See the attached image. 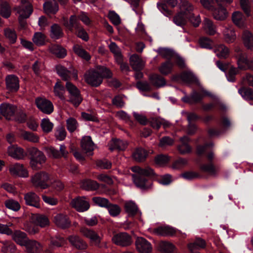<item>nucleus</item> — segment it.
Returning a JSON list of instances; mask_svg holds the SVG:
<instances>
[{"instance_id":"2f4dec72","label":"nucleus","mask_w":253,"mask_h":253,"mask_svg":"<svg viewBox=\"0 0 253 253\" xmlns=\"http://www.w3.org/2000/svg\"><path fill=\"white\" fill-rule=\"evenodd\" d=\"M174 65L170 59L161 63L159 67V71L164 76H167L172 72Z\"/></svg>"},{"instance_id":"603ef678","label":"nucleus","mask_w":253,"mask_h":253,"mask_svg":"<svg viewBox=\"0 0 253 253\" xmlns=\"http://www.w3.org/2000/svg\"><path fill=\"white\" fill-rule=\"evenodd\" d=\"M218 5L217 14L218 16H225L227 13V10L222 6V4L230 3L232 0H215Z\"/></svg>"},{"instance_id":"473e14b6","label":"nucleus","mask_w":253,"mask_h":253,"mask_svg":"<svg viewBox=\"0 0 253 253\" xmlns=\"http://www.w3.org/2000/svg\"><path fill=\"white\" fill-rule=\"evenodd\" d=\"M125 210L128 215L131 217H134L137 214L139 216V219L140 220L141 212L139 211L136 204L133 202H130L126 204L125 206Z\"/></svg>"},{"instance_id":"7ed1b4c3","label":"nucleus","mask_w":253,"mask_h":253,"mask_svg":"<svg viewBox=\"0 0 253 253\" xmlns=\"http://www.w3.org/2000/svg\"><path fill=\"white\" fill-rule=\"evenodd\" d=\"M85 82L92 87H98L102 83L104 78L111 79L112 73L108 68L100 66L98 71L90 69L84 75Z\"/></svg>"},{"instance_id":"052dcab7","label":"nucleus","mask_w":253,"mask_h":253,"mask_svg":"<svg viewBox=\"0 0 253 253\" xmlns=\"http://www.w3.org/2000/svg\"><path fill=\"white\" fill-rule=\"evenodd\" d=\"M109 214L113 217L118 216L121 212V208L116 204L110 203V205L107 208Z\"/></svg>"},{"instance_id":"bf43d9fd","label":"nucleus","mask_w":253,"mask_h":253,"mask_svg":"<svg viewBox=\"0 0 253 253\" xmlns=\"http://www.w3.org/2000/svg\"><path fill=\"white\" fill-rule=\"evenodd\" d=\"M32 40L37 45H43L45 42V36L42 33L36 32L34 34Z\"/></svg>"},{"instance_id":"c756f323","label":"nucleus","mask_w":253,"mask_h":253,"mask_svg":"<svg viewBox=\"0 0 253 253\" xmlns=\"http://www.w3.org/2000/svg\"><path fill=\"white\" fill-rule=\"evenodd\" d=\"M149 79L152 84L158 88L165 86L167 83V81L164 77L156 73L151 74Z\"/></svg>"},{"instance_id":"1a4fd4ad","label":"nucleus","mask_w":253,"mask_h":253,"mask_svg":"<svg viewBox=\"0 0 253 253\" xmlns=\"http://www.w3.org/2000/svg\"><path fill=\"white\" fill-rule=\"evenodd\" d=\"M170 20L173 21L177 26L183 27L188 22L194 27H197L201 22V17H169Z\"/></svg>"},{"instance_id":"0eeeda50","label":"nucleus","mask_w":253,"mask_h":253,"mask_svg":"<svg viewBox=\"0 0 253 253\" xmlns=\"http://www.w3.org/2000/svg\"><path fill=\"white\" fill-rule=\"evenodd\" d=\"M48 174L44 171L35 173L31 178L33 186L37 189H44L47 188V181L49 180Z\"/></svg>"},{"instance_id":"f704fd0d","label":"nucleus","mask_w":253,"mask_h":253,"mask_svg":"<svg viewBox=\"0 0 253 253\" xmlns=\"http://www.w3.org/2000/svg\"><path fill=\"white\" fill-rule=\"evenodd\" d=\"M24 246L26 247L28 252L30 253H38L41 250V244L35 240L28 239Z\"/></svg>"},{"instance_id":"c9c22d12","label":"nucleus","mask_w":253,"mask_h":253,"mask_svg":"<svg viewBox=\"0 0 253 253\" xmlns=\"http://www.w3.org/2000/svg\"><path fill=\"white\" fill-rule=\"evenodd\" d=\"M73 50L75 54L85 61H88L90 60L91 56L89 53L82 46L78 44H75L73 46Z\"/></svg>"},{"instance_id":"69168bd1","label":"nucleus","mask_w":253,"mask_h":253,"mask_svg":"<svg viewBox=\"0 0 253 253\" xmlns=\"http://www.w3.org/2000/svg\"><path fill=\"white\" fill-rule=\"evenodd\" d=\"M137 88L142 91H150L152 89L149 84L146 81H138L136 83Z\"/></svg>"},{"instance_id":"e433bc0d","label":"nucleus","mask_w":253,"mask_h":253,"mask_svg":"<svg viewBox=\"0 0 253 253\" xmlns=\"http://www.w3.org/2000/svg\"><path fill=\"white\" fill-rule=\"evenodd\" d=\"M82 187L87 191H95L99 187V183L94 180L86 179L82 182Z\"/></svg>"},{"instance_id":"423d86ee","label":"nucleus","mask_w":253,"mask_h":253,"mask_svg":"<svg viewBox=\"0 0 253 253\" xmlns=\"http://www.w3.org/2000/svg\"><path fill=\"white\" fill-rule=\"evenodd\" d=\"M28 152L30 156V164L34 169L39 168L38 165H41L46 160L44 154L36 147L29 148Z\"/></svg>"},{"instance_id":"0e129e2a","label":"nucleus","mask_w":253,"mask_h":253,"mask_svg":"<svg viewBox=\"0 0 253 253\" xmlns=\"http://www.w3.org/2000/svg\"><path fill=\"white\" fill-rule=\"evenodd\" d=\"M22 136L24 139L29 141L33 142H37L39 141V137L33 132L25 131L22 133Z\"/></svg>"},{"instance_id":"ddd939ff","label":"nucleus","mask_w":253,"mask_h":253,"mask_svg":"<svg viewBox=\"0 0 253 253\" xmlns=\"http://www.w3.org/2000/svg\"><path fill=\"white\" fill-rule=\"evenodd\" d=\"M113 240L115 244L122 247L128 246L132 242L131 237L126 232L117 234L114 236Z\"/></svg>"},{"instance_id":"4c0bfd02","label":"nucleus","mask_w":253,"mask_h":253,"mask_svg":"<svg viewBox=\"0 0 253 253\" xmlns=\"http://www.w3.org/2000/svg\"><path fill=\"white\" fill-rule=\"evenodd\" d=\"M129 61L134 70L140 71L143 68V61L137 54L132 55L130 57Z\"/></svg>"},{"instance_id":"412c9836","label":"nucleus","mask_w":253,"mask_h":253,"mask_svg":"<svg viewBox=\"0 0 253 253\" xmlns=\"http://www.w3.org/2000/svg\"><path fill=\"white\" fill-rule=\"evenodd\" d=\"M137 250L141 253H150L152 251L151 244L143 237H138L135 241Z\"/></svg>"},{"instance_id":"9b49d317","label":"nucleus","mask_w":253,"mask_h":253,"mask_svg":"<svg viewBox=\"0 0 253 253\" xmlns=\"http://www.w3.org/2000/svg\"><path fill=\"white\" fill-rule=\"evenodd\" d=\"M71 204L73 208L79 212L87 211L90 208V204L85 197L78 196L72 200Z\"/></svg>"},{"instance_id":"aec40b11","label":"nucleus","mask_w":253,"mask_h":253,"mask_svg":"<svg viewBox=\"0 0 253 253\" xmlns=\"http://www.w3.org/2000/svg\"><path fill=\"white\" fill-rule=\"evenodd\" d=\"M54 222L56 225L62 229H67L71 225L68 216L63 213H58L54 217Z\"/></svg>"},{"instance_id":"6e6d98bb","label":"nucleus","mask_w":253,"mask_h":253,"mask_svg":"<svg viewBox=\"0 0 253 253\" xmlns=\"http://www.w3.org/2000/svg\"><path fill=\"white\" fill-rule=\"evenodd\" d=\"M66 126L70 132H74L78 126L77 121L74 118L70 117L66 120Z\"/></svg>"},{"instance_id":"4468645a","label":"nucleus","mask_w":253,"mask_h":253,"mask_svg":"<svg viewBox=\"0 0 253 253\" xmlns=\"http://www.w3.org/2000/svg\"><path fill=\"white\" fill-rule=\"evenodd\" d=\"M80 232L84 236L88 238L91 243L96 246H99L101 239L95 231L86 227H82L80 229Z\"/></svg>"},{"instance_id":"774afa93","label":"nucleus","mask_w":253,"mask_h":253,"mask_svg":"<svg viewBox=\"0 0 253 253\" xmlns=\"http://www.w3.org/2000/svg\"><path fill=\"white\" fill-rule=\"evenodd\" d=\"M12 120H15L20 123H24L27 120V115L22 111H20L16 114L14 113V116L12 117Z\"/></svg>"},{"instance_id":"dca6fc26","label":"nucleus","mask_w":253,"mask_h":253,"mask_svg":"<svg viewBox=\"0 0 253 253\" xmlns=\"http://www.w3.org/2000/svg\"><path fill=\"white\" fill-rule=\"evenodd\" d=\"M68 239L72 246L77 250H85L88 247L86 242L79 236L70 235L68 237Z\"/></svg>"},{"instance_id":"6ab92c4d","label":"nucleus","mask_w":253,"mask_h":253,"mask_svg":"<svg viewBox=\"0 0 253 253\" xmlns=\"http://www.w3.org/2000/svg\"><path fill=\"white\" fill-rule=\"evenodd\" d=\"M10 173L16 176L27 177L28 176V171L24 165L19 163H15L9 167Z\"/></svg>"},{"instance_id":"c03bdc74","label":"nucleus","mask_w":253,"mask_h":253,"mask_svg":"<svg viewBox=\"0 0 253 253\" xmlns=\"http://www.w3.org/2000/svg\"><path fill=\"white\" fill-rule=\"evenodd\" d=\"M239 93L246 100H253V89L247 87H242L238 90Z\"/></svg>"},{"instance_id":"680f3d73","label":"nucleus","mask_w":253,"mask_h":253,"mask_svg":"<svg viewBox=\"0 0 253 253\" xmlns=\"http://www.w3.org/2000/svg\"><path fill=\"white\" fill-rule=\"evenodd\" d=\"M205 29L207 33L210 35H214L215 33V27L213 24V22L205 17Z\"/></svg>"},{"instance_id":"e2e57ef3","label":"nucleus","mask_w":253,"mask_h":253,"mask_svg":"<svg viewBox=\"0 0 253 253\" xmlns=\"http://www.w3.org/2000/svg\"><path fill=\"white\" fill-rule=\"evenodd\" d=\"M199 44L202 48L207 49H211V40L207 37H203L200 38L199 40Z\"/></svg>"},{"instance_id":"a878e982","label":"nucleus","mask_w":253,"mask_h":253,"mask_svg":"<svg viewBox=\"0 0 253 253\" xmlns=\"http://www.w3.org/2000/svg\"><path fill=\"white\" fill-rule=\"evenodd\" d=\"M60 22L68 29L72 31L79 28L77 17H61Z\"/></svg>"},{"instance_id":"a211bd4d","label":"nucleus","mask_w":253,"mask_h":253,"mask_svg":"<svg viewBox=\"0 0 253 253\" xmlns=\"http://www.w3.org/2000/svg\"><path fill=\"white\" fill-rule=\"evenodd\" d=\"M7 152L9 156L17 160L23 159L27 156L24 149L16 145H10Z\"/></svg>"},{"instance_id":"ea45409f","label":"nucleus","mask_w":253,"mask_h":253,"mask_svg":"<svg viewBox=\"0 0 253 253\" xmlns=\"http://www.w3.org/2000/svg\"><path fill=\"white\" fill-rule=\"evenodd\" d=\"M127 146V143L122 140L113 139V143L110 147V150L111 151H113L116 149L119 151H124L126 148Z\"/></svg>"},{"instance_id":"b1692460","label":"nucleus","mask_w":253,"mask_h":253,"mask_svg":"<svg viewBox=\"0 0 253 253\" xmlns=\"http://www.w3.org/2000/svg\"><path fill=\"white\" fill-rule=\"evenodd\" d=\"M46 151L49 157L55 159H58L61 157H66L68 154V152L66 151V148L64 145H60L59 151L52 147L46 148Z\"/></svg>"},{"instance_id":"9d476101","label":"nucleus","mask_w":253,"mask_h":253,"mask_svg":"<svg viewBox=\"0 0 253 253\" xmlns=\"http://www.w3.org/2000/svg\"><path fill=\"white\" fill-rule=\"evenodd\" d=\"M35 103L37 108L46 114H51L54 111L52 103L45 98L38 97L36 99Z\"/></svg>"},{"instance_id":"c85d7f7f","label":"nucleus","mask_w":253,"mask_h":253,"mask_svg":"<svg viewBox=\"0 0 253 253\" xmlns=\"http://www.w3.org/2000/svg\"><path fill=\"white\" fill-rule=\"evenodd\" d=\"M43 10L47 14H55L58 10V5L55 0H49L45 1L43 5Z\"/></svg>"},{"instance_id":"13d9d810","label":"nucleus","mask_w":253,"mask_h":253,"mask_svg":"<svg viewBox=\"0 0 253 253\" xmlns=\"http://www.w3.org/2000/svg\"><path fill=\"white\" fill-rule=\"evenodd\" d=\"M41 126L44 132L48 133L52 130L53 124L50 122L49 119L44 118L42 120Z\"/></svg>"},{"instance_id":"39448f33","label":"nucleus","mask_w":253,"mask_h":253,"mask_svg":"<svg viewBox=\"0 0 253 253\" xmlns=\"http://www.w3.org/2000/svg\"><path fill=\"white\" fill-rule=\"evenodd\" d=\"M216 122L220 125L221 128H210L208 130V133L210 137L219 135L228 129L231 125L230 119L223 114H221L219 119L216 118Z\"/></svg>"},{"instance_id":"f03ea898","label":"nucleus","mask_w":253,"mask_h":253,"mask_svg":"<svg viewBox=\"0 0 253 253\" xmlns=\"http://www.w3.org/2000/svg\"><path fill=\"white\" fill-rule=\"evenodd\" d=\"M131 170L135 173L132 175V177L136 187L142 190H146L151 187L152 184L151 178L155 175L153 169L134 167L131 168Z\"/></svg>"},{"instance_id":"8fccbe9b","label":"nucleus","mask_w":253,"mask_h":253,"mask_svg":"<svg viewBox=\"0 0 253 253\" xmlns=\"http://www.w3.org/2000/svg\"><path fill=\"white\" fill-rule=\"evenodd\" d=\"M160 251L164 253H172L174 250V246L168 242L162 241L159 245Z\"/></svg>"},{"instance_id":"72a5a7b5","label":"nucleus","mask_w":253,"mask_h":253,"mask_svg":"<svg viewBox=\"0 0 253 253\" xmlns=\"http://www.w3.org/2000/svg\"><path fill=\"white\" fill-rule=\"evenodd\" d=\"M148 155V152L145 149L141 147H138L133 151L132 157L135 161L141 162L146 160Z\"/></svg>"},{"instance_id":"bb28decb","label":"nucleus","mask_w":253,"mask_h":253,"mask_svg":"<svg viewBox=\"0 0 253 253\" xmlns=\"http://www.w3.org/2000/svg\"><path fill=\"white\" fill-rule=\"evenodd\" d=\"M10 235L17 244L21 246H24L28 240L27 234L20 230H15L14 232L12 230V234Z\"/></svg>"},{"instance_id":"338daca9","label":"nucleus","mask_w":253,"mask_h":253,"mask_svg":"<svg viewBox=\"0 0 253 253\" xmlns=\"http://www.w3.org/2000/svg\"><path fill=\"white\" fill-rule=\"evenodd\" d=\"M11 10L9 5L6 2H3L0 5V15L1 16H10Z\"/></svg>"},{"instance_id":"f3484780","label":"nucleus","mask_w":253,"mask_h":253,"mask_svg":"<svg viewBox=\"0 0 253 253\" xmlns=\"http://www.w3.org/2000/svg\"><path fill=\"white\" fill-rule=\"evenodd\" d=\"M24 199L27 206L38 209L41 208V199L35 192H30L25 194Z\"/></svg>"},{"instance_id":"09e8293b","label":"nucleus","mask_w":253,"mask_h":253,"mask_svg":"<svg viewBox=\"0 0 253 253\" xmlns=\"http://www.w3.org/2000/svg\"><path fill=\"white\" fill-rule=\"evenodd\" d=\"M180 140L181 144L179 145L177 148L179 153L181 154L190 153L192 151V148L188 142L186 141L184 138H181Z\"/></svg>"},{"instance_id":"3c124183","label":"nucleus","mask_w":253,"mask_h":253,"mask_svg":"<svg viewBox=\"0 0 253 253\" xmlns=\"http://www.w3.org/2000/svg\"><path fill=\"white\" fill-rule=\"evenodd\" d=\"M35 222L37 225L44 227L49 224V221L45 215L38 214L35 217Z\"/></svg>"},{"instance_id":"6e6552de","label":"nucleus","mask_w":253,"mask_h":253,"mask_svg":"<svg viewBox=\"0 0 253 253\" xmlns=\"http://www.w3.org/2000/svg\"><path fill=\"white\" fill-rule=\"evenodd\" d=\"M172 80L178 81L180 80L182 82L188 84H199V81L195 74L190 71H183L180 74L174 75L172 76Z\"/></svg>"},{"instance_id":"cd10ccee","label":"nucleus","mask_w":253,"mask_h":253,"mask_svg":"<svg viewBox=\"0 0 253 253\" xmlns=\"http://www.w3.org/2000/svg\"><path fill=\"white\" fill-rule=\"evenodd\" d=\"M203 98L201 94L196 90H193L189 96L185 95L181 98L182 101L186 103H197L201 102Z\"/></svg>"},{"instance_id":"a19ab883","label":"nucleus","mask_w":253,"mask_h":253,"mask_svg":"<svg viewBox=\"0 0 253 253\" xmlns=\"http://www.w3.org/2000/svg\"><path fill=\"white\" fill-rule=\"evenodd\" d=\"M4 35L5 38L8 40L10 44H14L16 42L17 36L14 30L6 28L4 30Z\"/></svg>"},{"instance_id":"4d7b16f0","label":"nucleus","mask_w":253,"mask_h":253,"mask_svg":"<svg viewBox=\"0 0 253 253\" xmlns=\"http://www.w3.org/2000/svg\"><path fill=\"white\" fill-rule=\"evenodd\" d=\"M109 48L110 51L115 57L119 59H122V55L121 54L120 49L116 42H112L109 45Z\"/></svg>"},{"instance_id":"864d4df0","label":"nucleus","mask_w":253,"mask_h":253,"mask_svg":"<svg viewBox=\"0 0 253 253\" xmlns=\"http://www.w3.org/2000/svg\"><path fill=\"white\" fill-rule=\"evenodd\" d=\"M5 206L14 211H18L21 208L20 204L13 199H8L5 202Z\"/></svg>"},{"instance_id":"58836bf2","label":"nucleus","mask_w":253,"mask_h":253,"mask_svg":"<svg viewBox=\"0 0 253 253\" xmlns=\"http://www.w3.org/2000/svg\"><path fill=\"white\" fill-rule=\"evenodd\" d=\"M64 35L61 27L57 24H53L50 28V37L52 39H59Z\"/></svg>"},{"instance_id":"5701e85b","label":"nucleus","mask_w":253,"mask_h":253,"mask_svg":"<svg viewBox=\"0 0 253 253\" xmlns=\"http://www.w3.org/2000/svg\"><path fill=\"white\" fill-rule=\"evenodd\" d=\"M161 2H157V5L159 10L161 13L167 16L168 15H170V11L167 7L166 4L169 5L174 7L177 4V0H161Z\"/></svg>"},{"instance_id":"37998d69","label":"nucleus","mask_w":253,"mask_h":253,"mask_svg":"<svg viewBox=\"0 0 253 253\" xmlns=\"http://www.w3.org/2000/svg\"><path fill=\"white\" fill-rule=\"evenodd\" d=\"M15 10L17 11L15 14H18L19 16H27L32 14L33 9L32 5L27 3L23 5L22 8H17Z\"/></svg>"},{"instance_id":"f257e3e1","label":"nucleus","mask_w":253,"mask_h":253,"mask_svg":"<svg viewBox=\"0 0 253 253\" xmlns=\"http://www.w3.org/2000/svg\"><path fill=\"white\" fill-rule=\"evenodd\" d=\"M55 70L57 74L64 81H67L66 88L70 94L69 101L75 107H78L81 103L83 99L81 96L79 89L72 83L68 80L70 78L71 71L61 65H57Z\"/></svg>"},{"instance_id":"20e7f679","label":"nucleus","mask_w":253,"mask_h":253,"mask_svg":"<svg viewBox=\"0 0 253 253\" xmlns=\"http://www.w3.org/2000/svg\"><path fill=\"white\" fill-rule=\"evenodd\" d=\"M245 46L249 49H253V35L248 31H245L243 34ZM239 68L243 70L250 69L253 71V58H249L247 55L240 53L238 59Z\"/></svg>"},{"instance_id":"2eb2a0df","label":"nucleus","mask_w":253,"mask_h":253,"mask_svg":"<svg viewBox=\"0 0 253 253\" xmlns=\"http://www.w3.org/2000/svg\"><path fill=\"white\" fill-rule=\"evenodd\" d=\"M213 156L214 155L212 152H210L206 154V157L209 163L202 164L200 166V169L202 171L207 172L211 175H215L217 172L216 167L212 163Z\"/></svg>"},{"instance_id":"49530a36","label":"nucleus","mask_w":253,"mask_h":253,"mask_svg":"<svg viewBox=\"0 0 253 253\" xmlns=\"http://www.w3.org/2000/svg\"><path fill=\"white\" fill-rule=\"evenodd\" d=\"M92 201L95 205L106 208L110 205V201L106 198L101 197H93Z\"/></svg>"},{"instance_id":"a18cd8bd","label":"nucleus","mask_w":253,"mask_h":253,"mask_svg":"<svg viewBox=\"0 0 253 253\" xmlns=\"http://www.w3.org/2000/svg\"><path fill=\"white\" fill-rule=\"evenodd\" d=\"M157 52L159 55L163 58L167 59V60L171 59L174 54V52L172 49L166 47H159Z\"/></svg>"},{"instance_id":"393cba45","label":"nucleus","mask_w":253,"mask_h":253,"mask_svg":"<svg viewBox=\"0 0 253 253\" xmlns=\"http://www.w3.org/2000/svg\"><path fill=\"white\" fill-rule=\"evenodd\" d=\"M0 114L8 120H12L14 116L15 109L14 106L7 103H3L0 105Z\"/></svg>"},{"instance_id":"4be33fe9","label":"nucleus","mask_w":253,"mask_h":253,"mask_svg":"<svg viewBox=\"0 0 253 253\" xmlns=\"http://www.w3.org/2000/svg\"><path fill=\"white\" fill-rule=\"evenodd\" d=\"M81 145L83 151L89 156L92 155L94 143L90 136H84L82 138Z\"/></svg>"},{"instance_id":"f8f14e48","label":"nucleus","mask_w":253,"mask_h":253,"mask_svg":"<svg viewBox=\"0 0 253 253\" xmlns=\"http://www.w3.org/2000/svg\"><path fill=\"white\" fill-rule=\"evenodd\" d=\"M6 89L10 92H16L19 89V80L15 75H8L5 79Z\"/></svg>"},{"instance_id":"79ce46f5","label":"nucleus","mask_w":253,"mask_h":253,"mask_svg":"<svg viewBox=\"0 0 253 253\" xmlns=\"http://www.w3.org/2000/svg\"><path fill=\"white\" fill-rule=\"evenodd\" d=\"M180 12L178 16H192L193 7L188 2H184L180 6Z\"/></svg>"},{"instance_id":"de8ad7c7","label":"nucleus","mask_w":253,"mask_h":253,"mask_svg":"<svg viewBox=\"0 0 253 253\" xmlns=\"http://www.w3.org/2000/svg\"><path fill=\"white\" fill-rule=\"evenodd\" d=\"M1 249L3 253H14L16 246L11 242L5 241L1 243Z\"/></svg>"},{"instance_id":"5fc2aeb1","label":"nucleus","mask_w":253,"mask_h":253,"mask_svg":"<svg viewBox=\"0 0 253 253\" xmlns=\"http://www.w3.org/2000/svg\"><path fill=\"white\" fill-rule=\"evenodd\" d=\"M52 51L54 55L59 58H63L67 55L66 50L59 45L53 46Z\"/></svg>"},{"instance_id":"7c9ffc66","label":"nucleus","mask_w":253,"mask_h":253,"mask_svg":"<svg viewBox=\"0 0 253 253\" xmlns=\"http://www.w3.org/2000/svg\"><path fill=\"white\" fill-rule=\"evenodd\" d=\"M177 231L175 228L169 226H159L155 229L157 234L164 236H174Z\"/></svg>"}]
</instances>
